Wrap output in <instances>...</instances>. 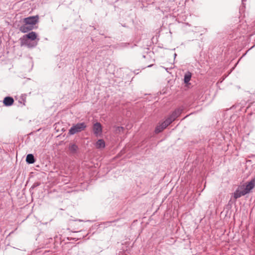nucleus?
I'll return each mask as SVG.
<instances>
[{
	"instance_id": "1",
	"label": "nucleus",
	"mask_w": 255,
	"mask_h": 255,
	"mask_svg": "<svg viewBox=\"0 0 255 255\" xmlns=\"http://www.w3.org/2000/svg\"><path fill=\"white\" fill-rule=\"evenodd\" d=\"M86 125L85 123H78L73 125L69 129V133L70 134H74L77 132L84 130L86 128Z\"/></svg>"
},
{
	"instance_id": "2",
	"label": "nucleus",
	"mask_w": 255,
	"mask_h": 255,
	"mask_svg": "<svg viewBox=\"0 0 255 255\" xmlns=\"http://www.w3.org/2000/svg\"><path fill=\"white\" fill-rule=\"evenodd\" d=\"M37 38V34L36 32L32 31L29 33L24 35L22 37L20 38L21 45H28L27 40L28 39L31 40H34Z\"/></svg>"
},
{
	"instance_id": "3",
	"label": "nucleus",
	"mask_w": 255,
	"mask_h": 255,
	"mask_svg": "<svg viewBox=\"0 0 255 255\" xmlns=\"http://www.w3.org/2000/svg\"><path fill=\"white\" fill-rule=\"evenodd\" d=\"M38 19L39 17L38 15L29 16L24 18L23 22L29 25H32V26H33L38 22Z\"/></svg>"
},
{
	"instance_id": "4",
	"label": "nucleus",
	"mask_w": 255,
	"mask_h": 255,
	"mask_svg": "<svg viewBox=\"0 0 255 255\" xmlns=\"http://www.w3.org/2000/svg\"><path fill=\"white\" fill-rule=\"evenodd\" d=\"M171 123V121H169L168 119H167L165 121H164L163 123H162L161 124H160L155 129V133H158L162 131Z\"/></svg>"
},
{
	"instance_id": "5",
	"label": "nucleus",
	"mask_w": 255,
	"mask_h": 255,
	"mask_svg": "<svg viewBox=\"0 0 255 255\" xmlns=\"http://www.w3.org/2000/svg\"><path fill=\"white\" fill-rule=\"evenodd\" d=\"M183 109L180 108L176 109L167 119L172 123L180 115Z\"/></svg>"
},
{
	"instance_id": "6",
	"label": "nucleus",
	"mask_w": 255,
	"mask_h": 255,
	"mask_svg": "<svg viewBox=\"0 0 255 255\" xmlns=\"http://www.w3.org/2000/svg\"><path fill=\"white\" fill-rule=\"evenodd\" d=\"M255 186V178L252 179L246 186V187L243 190L246 194L250 192V191Z\"/></svg>"
},
{
	"instance_id": "7",
	"label": "nucleus",
	"mask_w": 255,
	"mask_h": 255,
	"mask_svg": "<svg viewBox=\"0 0 255 255\" xmlns=\"http://www.w3.org/2000/svg\"><path fill=\"white\" fill-rule=\"evenodd\" d=\"M102 126L100 123H96L93 126V131L95 134L98 135L102 132Z\"/></svg>"
},
{
	"instance_id": "8",
	"label": "nucleus",
	"mask_w": 255,
	"mask_h": 255,
	"mask_svg": "<svg viewBox=\"0 0 255 255\" xmlns=\"http://www.w3.org/2000/svg\"><path fill=\"white\" fill-rule=\"evenodd\" d=\"M33 27H34L32 26V25H29L24 23L23 25H21L20 27L19 30L21 32L23 33H26L31 30L33 28Z\"/></svg>"
},
{
	"instance_id": "9",
	"label": "nucleus",
	"mask_w": 255,
	"mask_h": 255,
	"mask_svg": "<svg viewBox=\"0 0 255 255\" xmlns=\"http://www.w3.org/2000/svg\"><path fill=\"white\" fill-rule=\"evenodd\" d=\"M14 102L13 99L10 97H6L4 98L3 103L6 106H11Z\"/></svg>"
},
{
	"instance_id": "10",
	"label": "nucleus",
	"mask_w": 255,
	"mask_h": 255,
	"mask_svg": "<svg viewBox=\"0 0 255 255\" xmlns=\"http://www.w3.org/2000/svg\"><path fill=\"white\" fill-rule=\"evenodd\" d=\"M192 76V74L191 72L188 71L184 75V82L186 84H188L189 81L191 80Z\"/></svg>"
},
{
	"instance_id": "11",
	"label": "nucleus",
	"mask_w": 255,
	"mask_h": 255,
	"mask_svg": "<svg viewBox=\"0 0 255 255\" xmlns=\"http://www.w3.org/2000/svg\"><path fill=\"white\" fill-rule=\"evenodd\" d=\"M246 195V193L244 192L243 190L242 191H240L237 190L234 194V197L235 199L239 198L242 196H244Z\"/></svg>"
},
{
	"instance_id": "12",
	"label": "nucleus",
	"mask_w": 255,
	"mask_h": 255,
	"mask_svg": "<svg viewBox=\"0 0 255 255\" xmlns=\"http://www.w3.org/2000/svg\"><path fill=\"white\" fill-rule=\"evenodd\" d=\"M95 145L97 148H104L105 146V143L104 140L99 139L96 142Z\"/></svg>"
},
{
	"instance_id": "13",
	"label": "nucleus",
	"mask_w": 255,
	"mask_h": 255,
	"mask_svg": "<svg viewBox=\"0 0 255 255\" xmlns=\"http://www.w3.org/2000/svg\"><path fill=\"white\" fill-rule=\"evenodd\" d=\"M26 161L29 164L33 163L35 162L34 156L32 154H28L26 156Z\"/></svg>"
},
{
	"instance_id": "14",
	"label": "nucleus",
	"mask_w": 255,
	"mask_h": 255,
	"mask_svg": "<svg viewBox=\"0 0 255 255\" xmlns=\"http://www.w3.org/2000/svg\"><path fill=\"white\" fill-rule=\"evenodd\" d=\"M78 147V146L75 144H72L69 146V150L72 153H75L76 152Z\"/></svg>"
},
{
	"instance_id": "15",
	"label": "nucleus",
	"mask_w": 255,
	"mask_h": 255,
	"mask_svg": "<svg viewBox=\"0 0 255 255\" xmlns=\"http://www.w3.org/2000/svg\"><path fill=\"white\" fill-rule=\"evenodd\" d=\"M124 128L121 127H118L116 128V131L117 132H121V131L123 130Z\"/></svg>"
},
{
	"instance_id": "16",
	"label": "nucleus",
	"mask_w": 255,
	"mask_h": 255,
	"mask_svg": "<svg viewBox=\"0 0 255 255\" xmlns=\"http://www.w3.org/2000/svg\"><path fill=\"white\" fill-rule=\"evenodd\" d=\"M37 45V43H36L34 45V46H36Z\"/></svg>"
}]
</instances>
